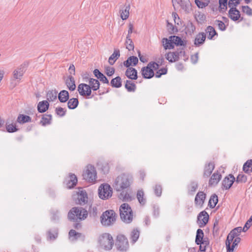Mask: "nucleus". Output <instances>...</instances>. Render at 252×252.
Segmentation results:
<instances>
[{"mask_svg": "<svg viewBox=\"0 0 252 252\" xmlns=\"http://www.w3.org/2000/svg\"><path fill=\"white\" fill-rule=\"evenodd\" d=\"M132 182L131 176L126 174L119 175L115 180L113 187L117 191L127 189Z\"/></svg>", "mask_w": 252, "mask_h": 252, "instance_id": "f257e3e1", "label": "nucleus"}, {"mask_svg": "<svg viewBox=\"0 0 252 252\" xmlns=\"http://www.w3.org/2000/svg\"><path fill=\"white\" fill-rule=\"evenodd\" d=\"M120 215L122 220L127 223L133 220V213L131 207L127 203H123L120 207Z\"/></svg>", "mask_w": 252, "mask_h": 252, "instance_id": "f03ea898", "label": "nucleus"}, {"mask_svg": "<svg viewBox=\"0 0 252 252\" xmlns=\"http://www.w3.org/2000/svg\"><path fill=\"white\" fill-rule=\"evenodd\" d=\"M88 216V212L79 207L73 208L68 213V217L69 220L77 221L86 219Z\"/></svg>", "mask_w": 252, "mask_h": 252, "instance_id": "7ed1b4c3", "label": "nucleus"}, {"mask_svg": "<svg viewBox=\"0 0 252 252\" xmlns=\"http://www.w3.org/2000/svg\"><path fill=\"white\" fill-rule=\"evenodd\" d=\"M100 247L105 250H110L114 245V240L112 236L109 233H103L98 239Z\"/></svg>", "mask_w": 252, "mask_h": 252, "instance_id": "20e7f679", "label": "nucleus"}, {"mask_svg": "<svg viewBox=\"0 0 252 252\" xmlns=\"http://www.w3.org/2000/svg\"><path fill=\"white\" fill-rule=\"evenodd\" d=\"M101 222L104 226H109L114 223L116 220V214L112 210L106 211L101 216Z\"/></svg>", "mask_w": 252, "mask_h": 252, "instance_id": "39448f33", "label": "nucleus"}, {"mask_svg": "<svg viewBox=\"0 0 252 252\" xmlns=\"http://www.w3.org/2000/svg\"><path fill=\"white\" fill-rule=\"evenodd\" d=\"M24 74V70L22 66L15 69L12 73L10 78V87L12 88L15 87L21 81Z\"/></svg>", "mask_w": 252, "mask_h": 252, "instance_id": "423d86ee", "label": "nucleus"}, {"mask_svg": "<svg viewBox=\"0 0 252 252\" xmlns=\"http://www.w3.org/2000/svg\"><path fill=\"white\" fill-rule=\"evenodd\" d=\"M159 64L156 62H150L147 66L142 67L141 73L143 77L146 79H150L154 75V70H157Z\"/></svg>", "mask_w": 252, "mask_h": 252, "instance_id": "0eeeda50", "label": "nucleus"}, {"mask_svg": "<svg viewBox=\"0 0 252 252\" xmlns=\"http://www.w3.org/2000/svg\"><path fill=\"white\" fill-rule=\"evenodd\" d=\"M83 176L86 180L90 182L95 181L96 178V171L94 167L92 165H87Z\"/></svg>", "mask_w": 252, "mask_h": 252, "instance_id": "6e6552de", "label": "nucleus"}, {"mask_svg": "<svg viewBox=\"0 0 252 252\" xmlns=\"http://www.w3.org/2000/svg\"><path fill=\"white\" fill-rule=\"evenodd\" d=\"M112 194V189L108 184L101 185L98 189L99 197L102 199H107Z\"/></svg>", "mask_w": 252, "mask_h": 252, "instance_id": "1a4fd4ad", "label": "nucleus"}, {"mask_svg": "<svg viewBox=\"0 0 252 252\" xmlns=\"http://www.w3.org/2000/svg\"><path fill=\"white\" fill-rule=\"evenodd\" d=\"M116 246L120 251H126L128 247V242L126 238L123 235H119L117 237Z\"/></svg>", "mask_w": 252, "mask_h": 252, "instance_id": "9d476101", "label": "nucleus"}, {"mask_svg": "<svg viewBox=\"0 0 252 252\" xmlns=\"http://www.w3.org/2000/svg\"><path fill=\"white\" fill-rule=\"evenodd\" d=\"M172 1L174 8L179 5L186 13H189L191 9V3L189 0H172Z\"/></svg>", "mask_w": 252, "mask_h": 252, "instance_id": "9b49d317", "label": "nucleus"}, {"mask_svg": "<svg viewBox=\"0 0 252 252\" xmlns=\"http://www.w3.org/2000/svg\"><path fill=\"white\" fill-rule=\"evenodd\" d=\"M78 91L79 94L83 96H89L92 93L90 86L84 83L79 85Z\"/></svg>", "mask_w": 252, "mask_h": 252, "instance_id": "f8f14e48", "label": "nucleus"}, {"mask_svg": "<svg viewBox=\"0 0 252 252\" xmlns=\"http://www.w3.org/2000/svg\"><path fill=\"white\" fill-rule=\"evenodd\" d=\"M180 54L185 55V51L178 52H170L165 55V58L169 62L173 63L177 61L179 59Z\"/></svg>", "mask_w": 252, "mask_h": 252, "instance_id": "ddd939ff", "label": "nucleus"}, {"mask_svg": "<svg viewBox=\"0 0 252 252\" xmlns=\"http://www.w3.org/2000/svg\"><path fill=\"white\" fill-rule=\"evenodd\" d=\"M235 180L234 177L232 175H229L228 176L225 177L222 182L223 189H230L234 182Z\"/></svg>", "mask_w": 252, "mask_h": 252, "instance_id": "4468645a", "label": "nucleus"}, {"mask_svg": "<svg viewBox=\"0 0 252 252\" xmlns=\"http://www.w3.org/2000/svg\"><path fill=\"white\" fill-rule=\"evenodd\" d=\"M198 223L200 227L204 226L208 221L209 215L205 211H202L198 216Z\"/></svg>", "mask_w": 252, "mask_h": 252, "instance_id": "2eb2a0df", "label": "nucleus"}, {"mask_svg": "<svg viewBox=\"0 0 252 252\" xmlns=\"http://www.w3.org/2000/svg\"><path fill=\"white\" fill-rule=\"evenodd\" d=\"M206 199V194L203 191L198 192L195 198L194 202L196 205L202 206Z\"/></svg>", "mask_w": 252, "mask_h": 252, "instance_id": "dca6fc26", "label": "nucleus"}, {"mask_svg": "<svg viewBox=\"0 0 252 252\" xmlns=\"http://www.w3.org/2000/svg\"><path fill=\"white\" fill-rule=\"evenodd\" d=\"M77 203L84 205L88 202V195L85 190H80L78 193Z\"/></svg>", "mask_w": 252, "mask_h": 252, "instance_id": "f3484780", "label": "nucleus"}, {"mask_svg": "<svg viewBox=\"0 0 252 252\" xmlns=\"http://www.w3.org/2000/svg\"><path fill=\"white\" fill-rule=\"evenodd\" d=\"M229 17L233 21H236L240 18V12L235 7H231L228 12Z\"/></svg>", "mask_w": 252, "mask_h": 252, "instance_id": "a211bd4d", "label": "nucleus"}, {"mask_svg": "<svg viewBox=\"0 0 252 252\" xmlns=\"http://www.w3.org/2000/svg\"><path fill=\"white\" fill-rule=\"evenodd\" d=\"M206 35L204 32H200L196 35L194 39V44L196 46L203 44L206 39Z\"/></svg>", "mask_w": 252, "mask_h": 252, "instance_id": "6ab92c4d", "label": "nucleus"}, {"mask_svg": "<svg viewBox=\"0 0 252 252\" xmlns=\"http://www.w3.org/2000/svg\"><path fill=\"white\" fill-rule=\"evenodd\" d=\"M235 237H236V235L232 231L228 235L225 242L227 252H233V248H231V244Z\"/></svg>", "mask_w": 252, "mask_h": 252, "instance_id": "aec40b11", "label": "nucleus"}, {"mask_svg": "<svg viewBox=\"0 0 252 252\" xmlns=\"http://www.w3.org/2000/svg\"><path fill=\"white\" fill-rule=\"evenodd\" d=\"M221 175L217 171L215 172L211 177V178L209 182V186H215L220 181L221 179Z\"/></svg>", "mask_w": 252, "mask_h": 252, "instance_id": "412c9836", "label": "nucleus"}, {"mask_svg": "<svg viewBox=\"0 0 252 252\" xmlns=\"http://www.w3.org/2000/svg\"><path fill=\"white\" fill-rule=\"evenodd\" d=\"M137 70L135 68L128 67L126 71L125 75L129 79L136 80L137 78Z\"/></svg>", "mask_w": 252, "mask_h": 252, "instance_id": "4be33fe9", "label": "nucleus"}, {"mask_svg": "<svg viewBox=\"0 0 252 252\" xmlns=\"http://www.w3.org/2000/svg\"><path fill=\"white\" fill-rule=\"evenodd\" d=\"M138 62V58L135 56H131L127 60L124 62V65L128 67L131 65H135Z\"/></svg>", "mask_w": 252, "mask_h": 252, "instance_id": "5701e85b", "label": "nucleus"}, {"mask_svg": "<svg viewBox=\"0 0 252 252\" xmlns=\"http://www.w3.org/2000/svg\"><path fill=\"white\" fill-rule=\"evenodd\" d=\"M66 85L70 91H74L76 88V85L75 84V80L73 77L71 75H69L65 81Z\"/></svg>", "mask_w": 252, "mask_h": 252, "instance_id": "b1692460", "label": "nucleus"}, {"mask_svg": "<svg viewBox=\"0 0 252 252\" xmlns=\"http://www.w3.org/2000/svg\"><path fill=\"white\" fill-rule=\"evenodd\" d=\"M214 167V164L212 162H210L207 165H206L204 168L203 176L206 178L208 177L211 174Z\"/></svg>", "mask_w": 252, "mask_h": 252, "instance_id": "393cba45", "label": "nucleus"}, {"mask_svg": "<svg viewBox=\"0 0 252 252\" xmlns=\"http://www.w3.org/2000/svg\"><path fill=\"white\" fill-rule=\"evenodd\" d=\"M162 43L164 48L166 49H172L174 47L172 39L169 37V39L164 38L162 40Z\"/></svg>", "mask_w": 252, "mask_h": 252, "instance_id": "a878e982", "label": "nucleus"}, {"mask_svg": "<svg viewBox=\"0 0 252 252\" xmlns=\"http://www.w3.org/2000/svg\"><path fill=\"white\" fill-rule=\"evenodd\" d=\"M170 38L172 39L174 45L184 46L186 45V41L182 40L179 36L172 35L170 36Z\"/></svg>", "mask_w": 252, "mask_h": 252, "instance_id": "bb28decb", "label": "nucleus"}, {"mask_svg": "<svg viewBox=\"0 0 252 252\" xmlns=\"http://www.w3.org/2000/svg\"><path fill=\"white\" fill-rule=\"evenodd\" d=\"M49 106L48 102L46 100H43L38 103L37 105V110L40 113L45 112Z\"/></svg>", "mask_w": 252, "mask_h": 252, "instance_id": "cd10ccee", "label": "nucleus"}, {"mask_svg": "<svg viewBox=\"0 0 252 252\" xmlns=\"http://www.w3.org/2000/svg\"><path fill=\"white\" fill-rule=\"evenodd\" d=\"M77 179L74 174H70L69 180L66 183V187L68 189L73 188L77 184Z\"/></svg>", "mask_w": 252, "mask_h": 252, "instance_id": "c85d7f7f", "label": "nucleus"}, {"mask_svg": "<svg viewBox=\"0 0 252 252\" xmlns=\"http://www.w3.org/2000/svg\"><path fill=\"white\" fill-rule=\"evenodd\" d=\"M58 98L60 102H65L69 98L68 92L66 90H63L58 94Z\"/></svg>", "mask_w": 252, "mask_h": 252, "instance_id": "c756f323", "label": "nucleus"}, {"mask_svg": "<svg viewBox=\"0 0 252 252\" xmlns=\"http://www.w3.org/2000/svg\"><path fill=\"white\" fill-rule=\"evenodd\" d=\"M31 118L27 115L20 114L17 117V122L20 124H23L26 123L31 122Z\"/></svg>", "mask_w": 252, "mask_h": 252, "instance_id": "7c9ffc66", "label": "nucleus"}, {"mask_svg": "<svg viewBox=\"0 0 252 252\" xmlns=\"http://www.w3.org/2000/svg\"><path fill=\"white\" fill-rule=\"evenodd\" d=\"M94 73L96 77L100 80L103 83L108 84L109 81L107 78L101 73L99 70L95 69L94 71Z\"/></svg>", "mask_w": 252, "mask_h": 252, "instance_id": "2f4dec72", "label": "nucleus"}, {"mask_svg": "<svg viewBox=\"0 0 252 252\" xmlns=\"http://www.w3.org/2000/svg\"><path fill=\"white\" fill-rule=\"evenodd\" d=\"M119 50H115L113 53L110 56L109 58L108 62L111 65H113L116 60L120 57Z\"/></svg>", "mask_w": 252, "mask_h": 252, "instance_id": "473e14b6", "label": "nucleus"}, {"mask_svg": "<svg viewBox=\"0 0 252 252\" xmlns=\"http://www.w3.org/2000/svg\"><path fill=\"white\" fill-rule=\"evenodd\" d=\"M206 32L207 35V37L209 39H212L213 37L217 34V32L215 29L212 26H208L207 27Z\"/></svg>", "mask_w": 252, "mask_h": 252, "instance_id": "72a5a7b5", "label": "nucleus"}, {"mask_svg": "<svg viewBox=\"0 0 252 252\" xmlns=\"http://www.w3.org/2000/svg\"><path fill=\"white\" fill-rule=\"evenodd\" d=\"M137 198L140 204L144 205L146 202V199L144 197V193L142 190H139L137 192Z\"/></svg>", "mask_w": 252, "mask_h": 252, "instance_id": "f704fd0d", "label": "nucleus"}, {"mask_svg": "<svg viewBox=\"0 0 252 252\" xmlns=\"http://www.w3.org/2000/svg\"><path fill=\"white\" fill-rule=\"evenodd\" d=\"M99 81L95 79L91 78L89 80V85L91 88V90L96 91L99 88Z\"/></svg>", "mask_w": 252, "mask_h": 252, "instance_id": "c9c22d12", "label": "nucleus"}, {"mask_svg": "<svg viewBox=\"0 0 252 252\" xmlns=\"http://www.w3.org/2000/svg\"><path fill=\"white\" fill-rule=\"evenodd\" d=\"M58 92L55 90L49 91L47 93V99L49 101H53L57 98Z\"/></svg>", "mask_w": 252, "mask_h": 252, "instance_id": "e433bc0d", "label": "nucleus"}, {"mask_svg": "<svg viewBox=\"0 0 252 252\" xmlns=\"http://www.w3.org/2000/svg\"><path fill=\"white\" fill-rule=\"evenodd\" d=\"M78 103V99L75 98H70L67 103L68 107L70 109H74L77 107Z\"/></svg>", "mask_w": 252, "mask_h": 252, "instance_id": "4c0bfd02", "label": "nucleus"}, {"mask_svg": "<svg viewBox=\"0 0 252 252\" xmlns=\"http://www.w3.org/2000/svg\"><path fill=\"white\" fill-rule=\"evenodd\" d=\"M51 120L52 116L51 115H44L41 119L40 124L43 126L49 125L51 123Z\"/></svg>", "mask_w": 252, "mask_h": 252, "instance_id": "58836bf2", "label": "nucleus"}, {"mask_svg": "<svg viewBox=\"0 0 252 252\" xmlns=\"http://www.w3.org/2000/svg\"><path fill=\"white\" fill-rule=\"evenodd\" d=\"M111 85L115 88H120L122 86L121 78L119 76L113 79L111 81Z\"/></svg>", "mask_w": 252, "mask_h": 252, "instance_id": "ea45409f", "label": "nucleus"}, {"mask_svg": "<svg viewBox=\"0 0 252 252\" xmlns=\"http://www.w3.org/2000/svg\"><path fill=\"white\" fill-rule=\"evenodd\" d=\"M203 236H204V233H203V231L200 229H198L197 230L196 239H195V243L197 245H199L201 244V241L203 240Z\"/></svg>", "mask_w": 252, "mask_h": 252, "instance_id": "a19ab883", "label": "nucleus"}, {"mask_svg": "<svg viewBox=\"0 0 252 252\" xmlns=\"http://www.w3.org/2000/svg\"><path fill=\"white\" fill-rule=\"evenodd\" d=\"M125 88L128 92H134L136 89L135 84L131 81L126 80L125 84Z\"/></svg>", "mask_w": 252, "mask_h": 252, "instance_id": "79ce46f5", "label": "nucleus"}, {"mask_svg": "<svg viewBox=\"0 0 252 252\" xmlns=\"http://www.w3.org/2000/svg\"><path fill=\"white\" fill-rule=\"evenodd\" d=\"M218 202V198L217 195H216V194H214L211 196L210 199L209 201L208 205L210 208H214L216 206Z\"/></svg>", "mask_w": 252, "mask_h": 252, "instance_id": "37998d69", "label": "nucleus"}, {"mask_svg": "<svg viewBox=\"0 0 252 252\" xmlns=\"http://www.w3.org/2000/svg\"><path fill=\"white\" fill-rule=\"evenodd\" d=\"M6 129L8 132L12 133L18 131V129L16 127L15 124L6 123Z\"/></svg>", "mask_w": 252, "mask_h": 252, "instance_id": "c03bdc74", "label": "nucleus"}, {"mask_svg": "<svg viewBox=\"0 0 252 252\" xmlns=\"http://www.w3.org/2000/svg\"><path fill=\"white\" fill-rule=\"evenodd\" d=\"M119 197L120 199L124 201H128L131 200V197L127 192L125 191H122Z\"/></svg>", "mask_w": 252, "mask_h": 252, "instance_id": "a18cd8bd", "label": "nucleus"}, {"mask_svg": "<svg viewBox=\"0 0 252 252\" xmlns=\"http://www.w3.org/2000/svg\"><path fill=\"white\" fill-rule=\"evenodd\" d=\"M243 170L246 173L252 172V159L247 161L243 166Z\"/></svg>", "mask_w": 252, "mask_h": 252, "instance_id": "49530a36", "label": "nucleus"}, {"mask_svg": "<svg viewBox=\"0 0 252 252\" xmlns=\"http://www.w3.org/2000/svg\"><path fill=\"white\" fill-rule=\"evenodd\" d=\"M140 232L137 229H133L130 234L131 239L133 243H135L139 237Z\"/></svg>", "mask_w": 252, "mask_h": 252, "instance_id": "de8ad7c7", "label": "nucleus"}, {"mask_svg": "<svg viewBox=\"0 0 252 252\" xmlns=\"http://www.w3.org/2000/svg\"><path fill=\"white\" fill-rule=\"evenodd\" d=\"M129 7H126L125 10H122L121 12V18L124 20H126L128 18L129 16Z\"/></svg>", "mask_w": 252, "mask_h": 252, "instance_id": "09e8293b", "label": "nucleus"}, {"mask_svg": "<svg viewBox=\"0 0 252 252\" xmlns=\"http://www.w3.org/2000/svg\"><path fill=\"white\" fill-rule=\"evenodd\" d=\"M81 233L76 232L74 230L72 229L69 232V237L72 239V240L78 239L81 236Z\"/></svg>", "mask_w": 252, "mask_h": 252, "instance_id": "8fccbe9b", "label": "nucleus"}, {"mask_svg": "<svg viewBox=\"0 0 252 252\" xmlns=\"http://www.w3.org/2000/svg\"><path fill=\"white\" fill-rule=\"evenodd\" d=\"M195 30V27L191 22H189L186 26V31L189 34H192Z\"/></svg>", "mask_w": 252, "mask_h": 252, "instance_id": "3c124183", "label": "nucleus"}, {"mask_svg": "<svg viewBox=\"0 0 252 252\" xmlns=\"http://www.w3.org/2000/svg\"><path fill=\"white\" fill-rule=\"evenodd\" d=\"M100 169L104 173H107L110 169V165L107 162H103L101 164Z\"/></svg>", "mask_w": 252, "mask_h": 252, "instance_id": "603ef678", "label": "nucleus"}, {"mask_svg": "<svg viewBox=\"0 0 252 252\" xmlns=\"http://www.w3.org/2000/svg\"><path fill=\"white\" fill-rule=\"evenodd\" d=\"M247 181V177L244 174H239L236 179V182L244 183Z\"/></svg>", "mask_w": 252, "mask_h": 252, "instance_id": "864d4df0", "label": "nucleus"}, {"mask_svg": "<svg viewBox=\"0 0 252 252\" xmlns=\"http://www.w3.org/2000/svg\"><path fill=\"white\" fill-rule=\"evenodd\" d=\"M90 216L94 217L97 216V209L95 206H91L89 210Z\"/></svg>", "mask_w": 252, "mask_h": 252, "instance_id": "5fc2aeb1", "label": "nucleus"}, {"mask_svg": "<svg viewBox=\"0 0 252 252\" xmlns=\"http://www.w3.org/2000/svg\"><path fill=\"white\" fill-rule=\"evenodd\" d=\"M198 185L196 183L192 182L189 187V193L192 194L197 189Z\"/></svg>", "mask_w": 252, "mask_h": 252, "instance_id": "6e6d98bb", "label": "nucleus"}, {"mask_svg": "<svg viewBox=\"0 0 252 252\" xmlns=\"http://www.w3.org/2000/svg\"><path fill=\"white\" fill-rule=\"evenodd\" d=\"M154 192L157 196H160L162 193V187L159 185H157L154 188Z\"/></svg>", "mask_w": 252, "mask_h": 252, "instance_id": "4d7b16f0", "label": "nucleus"}, {"mask_svg": "<svg viewBox=\"0 0 252 252\" xmlns=\"http://www.w3.org/2000/svg\"><path fill=\"white\" fill-rule=\"evenodd\" d=\"M215 24L218 27L219 29L221 31H224L226 29L224 23L220 20H216Z\"/></svg>", "mask_w": 252, "mask_h": 252, "instance_id": "13d9d810", "label": "nucleus"}, {"mask_svg": "<svg viewBox=\"0 0 252 252\" xmlns=\"http://www.w3.org/2000/svg\"><path fill=\"white\" fill-rule=\"evenodd\" d=\"M126 48L129 51H131L134 49V44L132 40H126L125 42Z\"/></svg>", "mask_w": 252, "mask_h": 252, "instance_id": "bf43d9fd", "label": "nucleus"}, {"mask_svg": "<svg viewBox=\"0 0 252 252\" xmlns=\"http://www.w3.org/2000/svg\"><path fill=\"white\" fill-rule=\"evenodd\" d=\"M242 11L248 15H252V9L249 6H243Z\"/></svg>", "mask_w": 252, "mask_h": 252, "instance_id": "052dcab7", "label": "nucleus"}, {"mask_svg": "<svg viewBox=\"0 0 252 252\" xmlns=\"http://www.w3.org/2000/svg\"><path fill=\"white\" fill-rule=\"evenodd\" d=\"M252 224V218L251 217L249 220L246 222L243 228V231L246 232Z\"/></svg>", "mask_w": 252, "mask_h": 252, "instance_id": "680f3d73", "label": "nucleus"}, {"mask_svg": "<svg viewBox=\"0 0 252 252\" xmlns=\"http://www.w3.org/2000/svg\"><path fill=\"white\" fill-rule=\"evenodd\" d=\"M172 16L173 18L175 24H177V25H180L181 23V21L178 15L176 12H173L172 14Z\"/></svg>", "mask_w": 252, "mask_h": 252, "instance_id": "e2e57ef3", "label": "nucleus"}, {"mask_svg": "<svg viewBox=\"0 0 252 252\" xmlns=\"http://www.w3.org/2000/svg\"><path fill=\"white\" fill-rule=\"evenodd\" d=\"M105 72L108 76H111L114 74L115 69L113 67L107 66L105 67Z\"/></svg>", "mask_w": 252, "mask_h": 252, "instance_id": "0e129e2a", "label": "nucleus"}, {"mask_svg": "<svg viewBox=\"0 0 252 252\" xmlns=\"http://www.w3.org/2000/svg\"><path fill=\"white\" fill-rule=\"evenodd\" d=\"M58 236V232L56 230H55L53 233H52L51 231H49L48 232V237L50 240H54Z\"/></svg>", "mask_w": 252, "mask_h": 252, "instance_id": "69168bd1", "label": "nucleus"}, {"mask_svg": "<svg viewBox=\"0 0 252 252\" xmlns=\"http://www.w3.org/2000/svg\"><path fill=\"white\" fill-rule=\"evenodd\" d=\"M240 0H229L228 1V6L230 8L235 7L240 2Z\"/></svg>", "mask_w": 252, "mask_h": 252, "instance_id": "338daca9", "label": "nucleus"}, {"mask_svg": "<svg viewBox=\"0 0 252 252\" xmlns=\"http://www.w3.org/2000/svg\"><path fill=\"white\" fill-rule=\"evenodd\" d=\"M227 0H219L220 7L221 9L225 10L227 8Z\"/></svg>", "mask_w": 252, "mask_h": 252, "instance_id": "774afa93", "label": "nucleus"}]
</instances>
